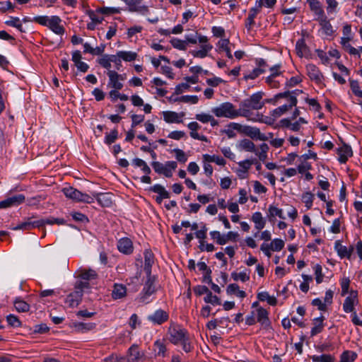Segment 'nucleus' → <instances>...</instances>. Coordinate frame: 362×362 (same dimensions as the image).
I'll use <instances>...</instances> for the list:
<instances>
[{"instance_id": "obj_37", "label": "nucleus", "mask_w": 362, "mask_h": 362, "mask_svg": "<svg viewBox=\"0 0 362 362\" xmlns=\"http://www.w3.org/2000/svg\"><path fill=\"white\" fill-rule=\"evenodd\" d=\"M95 325L94 323H84V322H75L74 323V327L78 332H85L93 329Z\"/></svg>"}, {"instance_id": "obj_4", "label": "nucleus", "mask_w": 362, "mask_h": 362, "mask_svg": "<svg viewBox=\"0 0 362 362\" xmlns=\"http://www.w3.org/2000/svg\"><path fill=\"white\" fill-rule=\"evenodd\" d=\"M156 276L154 275L146 276V280L140 294V301L147 303L149 296L156 291Z\"/></svg>"}, {"instance_id": "obj_49", "label": "nucleus", "mask_w": 362, "mask_h": 362, "mask_svg": "<svg viewBox=\"0 0 362 362\" xmlns=\"http://www.w3.org/2000/svg\"><path fill=\"white\" fill-rule=\"evenodd\" d=\"M6 321L9 325L14 327H19L22 325L18 317L11 314L6 317Z\"/></svg>"}, {"instance_id": "obj_52", "label": "nucleus", "mask_w": 362, "mask_h": 362, "mask_svg": "<svg viewBox=\"0 0 362 362\" xmlns=\"http://www.w3.org/2000/svg\"><path fill=\"white\" fill-rule=\"evenodd\" d=\"M270 247H272V250L273 251H280L284 247V242L281 239H274L269 244Z\"/></svg>"}, {"instance_id": "obj_53", "label": "nucleus", "mask_w": 362, "mask_h": 362, "mask_svg": "<svg viewBox=\"0 0 362 362\" xmlns=\"http://www.w3.org/2000/svg\"><path fill=\"white\" fill-rule=\"evenodd\" d=\"M154 351L158 356H164L166 351L165 346L160 341H156L154 344Z\"/></svg>"}, {"instance_id": "obj_48", "label": "nucleus", "mask_w": 362, "mask_h": 362, "mask_svg": "<svg viewBox=\"0 0 362 362\" xmlns=\"http://www.w3.org/2000/svg\"><path fill=\"white\" fill-rule=\"evenodd\" d=\"M110 59V55L105 54V55H103V57L101 58L98 59V62L103 68H105L109 71V70H110V68H111V62Z\"/></svg>"}, {"instance_id": "obj_10", "label": "nucleus", "mask_w": 362, "mask_h": 362, "mask_svg": "<svg viewBox=\"0 0 362 362\" xmlns=\"http://www.w3.org/2000/svg\"><path fill=\"white\" fill-rule=\"evenodd\" d=\"M297 98L296 96H291L289 98V103L285 104L282 106H280L271 112V115L274 118L276 119L281 116L285 112H288L289 110H291L293 107L296 106L297 105Z\"/></svg>"}, {"instance_id": "obj_24", "label": "nucleus", "mask_w": 362, "mask_h": 362, "mask_svg": "<svg viewBox=\"0 0 362 362\" xmlns=\"http://www.w3.org/2000/svg\"><path fill=\"white\" fill-rule=\"evenodd\" d=\"M311 11L317 16V20L322 18L325 16L324 11L321 6L320 3L317 0H308Z\"/></svg>"}, {"instance_id": "obj_50", "label": "nucleus", "mask_w": 362, "mask_h": 362, "mask_svg": "<svg viewBox=\"0 0 362 362\" xmlns=\"http://www.w3.org/2000/svg\"><path fill=\"white\" fill-rule=\"evenodd\" d=\"M206 303H211L212 305H221V300L216 296H214L211 291L204 298Z\"/></svg>"}, {"instance_id": "obj_14", "label": "nucleus", "mask_w": 362, "mask_h": 362, "mask_svg": "<svg viewBox=\"0 0 362 362\" xmlns=\"http://www.w3.org/2000/svg\"><path fill=\"white\" fill-rule=\"evenodd\" d=\"M128 362H139L145 359V354L140 351L136 345H132L128 350Z\"/></svg>"}, {"instance_id": "obj_31", "label": "nucleus", "mask_w": 362, "mask_h": 362, "mask_svg": "<svg viewBox=\"0 0 362 362\" xmlns=\"http://www.w3.org/2000/svg\"><path fill=\"white\" fill-rule=\"evenodd\" d=\"M252 221L255 223V228L259 231L264 228L266 221L260 212H255L252 214Z\"/></svg>"}, {"instance_id": "obj_2", "label": "nucleus", "mask_w": 362, "mask_h": 362, "mask_svg": "<svg viewBox=\"0 0 362 362\" xmlns=\"http://www.w3.org/2000/svg\"><path fill=\"white\" fill-rule=\"evenodd\" d=\"M211 112L218 117L230 119L247 115L245 110L242 112L240 110H236L235 106L229 102L223 103L219 106L212 108Z\"/></svg>"}, {"instance_id": "obj_32", "label": "nucleus", "mask_w": 362, "mask_h": 362, "mask_svg": "<svg viewBox=\"0 0 362 362\" xmlns=\"http://www.w3.org/2000/svg\"><path fill=\"white\" fill-rule=\"evenodd\" d=\"M127 289L122 284H115L112 292V297L114 299H120L126 296Z\"/></svg>"}, {"instance_id": "obj_19", "label": "nucleus", "mask_w": 362, "mask_h": 362, "mask_svg": "<svg viewBox=\"0 0 362 362\" xmlns=\"http://www.w3.org/2000/svg\"><path fill=\"white\" fill-rule=\"evenodd\" d=\"M144 270L146 274V276H150L151 274V268L152 265L154 264V255L150 250H145L144 253Z\"/></svg>"}, {"instance_id": "obj_64", "label": "nucleus", "mask_w": 362, "mask_h": 362, "mask_svg": "<svg viewBox=\"0 0 362 362\" xmlns=\"http://www.w3.org/2000/svg\"><path fill=\"white\" fill-rule=\"evenodd\" d=\"M350 285V280L349 279H344L341 283V296H345L346 293L349 294V288Z\"/></svg>"}, {"instance_id": "obj_60", "label": "nucleus", "mask_w": 362, "mask_h": 362, "mask_svg": "<svg viewBox=\"0 0 362 362\" xmlns=\"http://www.w3.org/2000/svg\"><path fill=\"white\" fill-rule=\"evenodd\" d=\"M110 62L115 64V66L116 69L119 70L122 66V59L121 57H119V53L117 52L116 54L110 55Z\"/></svg>"}, {"instance_id": "obj_20", "label": "nucleus", "mask_w": 362, "mask_h": 362, "mask_svg": "<svg viewBox=\"0 0 362 362\" xmlns=\"http://www.w3.org/2000/svg\"><path fill=\"white\" fill-rule=\"evenodd\" d=\"M263 0H257V6L254 8H252L250 11V13L246 20L245 25L247 28H250L251 25L254 24V19L256 15L260 11L261 8L263 6Z\"/></svg>"}, {"instance_id": "obj_15", "label": "nucleus", "mask_w": 362, "mask_h": 362, "mask_svg": "<svg viewBox=\"0 0 362 362\" xmlns=\"http://www.w3.org/2000/svg\"><path fill=\"white\" fill-rule=\"evenodd\" d=\"M257 321L261 324L264 329H268L271 327L268 312L263 308L257 309Z\"/></svg>"}, {"instance_id": "obj_22", "label": "nucleus", "mask_w": 362, "mask_h": 362, "mask_svg": "<svg viewBox=\"0 0 362 362\" xmlns=\"http://www.w3.org/2000/svg\"><path fill=\"white\" fill-rule=\"evenodd\" d=\"M254 163L255 160L250 159H247L243 161L239 162L238 165L240 166V168L237 170V173L239 177L241 179L245 178L248 170L250 168V166Z\"/></svg>"}, {"instance_id": "obj_23", "label": "nucleus", "mask_w": 362, "mask_h": 362, "mask_svg": "<svg viewBox=\"0 0 362 362\" xmlns=\"http://www.w3.org/2000/svg\"><path fill=\"white\" fill-rule=\"evenodd\" d=\"M151 190L158 194V196L156 198V201L158 204H160L163 199H168L170 197L169 192L160 185H153L151 187Z\"/></svg>"}, {"instance_id": "obj_25", "label": "nucleus", "mask_w": 362, "mask_h": 362, "mask_svg": "<svg viewBox=\"0 0 362 362\" xmlns=\"http://www.w3.org/2000/svg\"><path fill=\"white\" fill-rule=\"evenodd\" d=\"M353 156L351 147L341 140V163H346Z\"/></svg>"}, {"instance_id": "obj_17", "label": "nucleus", "mask_w": 362, "mask_h": 362, "mask_svg": "<svg viewBox=\"0 0 362 362\" xmlns=\"http://www.w3.org/2000/svg\"><path fill=\"white\" fill-rule=\"evenodd\" d=\"M168 319V313L161 310H157L154 313L148 316V320L154 324L160 325Z\"/></svg>"}, {"instance_id": "obj_51", "label": "nucleus", "mask_w": 362, "mask_h": 362, "mask_svg": "<svg viewBox=\"0 0 362 362\" xmlns=\"http://www.w3.org/2000/svg\"><path fill=\"white\" fill-rule=\"evenodd\" d=\"M245 134L251 138H260V131L258 128L246 127L245 129Z\"/></svg>"}, {"instance_id": "obj_21", "label": "nucleus", "mask_w": 362, "mask_h": 362, "mask_svg": "<svg viewBox=\"0 0 362 362\" xmlns=\"http://www.w3.org/2000/svg\"><path fill=\"white\" fill-rule=\"evenodd\" d=\"M118 250L124 254H130L133 252V245L130 239L127 238H122L118 241Z\"/></svg>"}, {"instance_id": "obj_45", "label": "nucleus", "mask_w": 362, "mask_h": 362, "mask_svg": "<svg viewBox=\"0 0 362 362\" xmlns=\"http://www.w3.org/2000/svg\"><path fill=\"white\" fill-rule=\"evenodd\" d=\"M313 362H334V358L331 355L322 354L320 356L314 355L311 356Z\"/></svg>"}, {"instance_id": "obj_26", "label": "nucleus", "mask_w": 362, "mask_h": 362, "mask_svg": "<svg viewBox=\"0 0 362 362\" xmlns=\"http://www.w3.org/2000/svg\"><path fill=\"white\" fill-rule=\"evenodd\" d=\"M351 40V37H341V44L343 48L351 55H358L360 57L359 50L353 47L349 42Z\"/></svg>"}, {"instance_id": "obj_46", "label": "nucleus", "mask_w": 362, "mask_h": 362, "mask_svg": "<svg viewBox=\"0 0 362 362\" xmlns=\"http://www.w3.org/2000/svg\"><path fill=\"white\" fill-rule=\"evenodd\" d=\"M259 148L260 151L257 152L256 151V153H255L259 157L260 160L264 161L267 157V153L269 150V146L267 144L263 143L260 145Z\"/></svg>"}, {"instance_id": "obj_34", "label": "nucleus", "mask_w": 362, "mask_h": 362, "mask_svg": "<svg viewBox=\"0 0 362 362\" xmlns=\"http://www.w3.org/2000/svg\"><path fill=\"white\" fill-rule=\"evenodd\" d=\"M96 199L101 206L105 207L111 206L112 203L111 196L107 193H100L97 194Z\"/></svg>"}, {"instance_id": "obj_7", "label": "nucleus", "mask_w": 362, "mask_h": 362, "mask_svg": "<svg viewBox=\"0 0 362 362\" xmlns=\"http://www.w3.org/2000/svg\"><path fill=\"white\" fill-rule=\"evenodd\" d=\"M262 99V93L257 92L252 94L249 98L243 100L240 103V106L244 109L245 112L247 113V110L245 109H252V110H259L262 107L263 103L261 102Z\"/></svg>"}, {"instance_id": "obj_35", "label": "nucleus", "mask_w": 362, "mask_h": 362, "mask_svg": "<svg viewBox=\"0 0 362 362\" xmlns=\"http://www.w3.org/2000/svg\"><path fill=\"white\" fill-rule=\"evenodd\" d=\"M323 317L321 316L320 317H316L313 320L314 327L311 330V336H315L317 334L320 333L322 330L323 327Z\"/></svg>"}, {"instance_id": "obj_58", "label": "nucleus", "mask_w": 362, "mask_h": 362, "mask_svg": "<svg viewBox=\"0 0 362 362\" xmlns=\"http://www.w3.org/2000/svg\"><path fill=\"white\" fill-rule=\"evenodd\" d=\"M173 152L175 153L176 159L181 163H185L187 160V158L185 155V153L179 148H175L173 150Z\"/></svg>"}, {"instance_id": "obj_57", "label": "nucleus", "mask_w": 362, "mask_h": 362, "mask_svg": "<svg viewBox=\"0 0 362 362\" xmlns=\"http://www.w3.org/2000/svg\"><path fill=\"white\" fill-rule=\"evenodd\" d=\"M118 132L116 129H113L111 132L106 135L105 141L107 144H111L117 139Z\"/></svg>"}, {"instance_id": "obj_42", "label": "nucleus", "mask_w": 362, "mask_h": 362, "mask_svg": "<svg viewBox=\"0 0 362 362\" xmlns=\"http://www.w3.org/2000/svg\"><path fill=\"white\" fill-rule=\"evenodd\" d=\"M231 277L234 281H241L242 282L247 281L250 279L249 274L246 270L240 273L233 272Z\"/></svg>"}, {"instance_id": "obj_1", "label": "nucleus", "mask_w": 362, "mask_h": 362, "mask_svg": "<svg viewBox=\"0 0 362 362\" xmlns=\"http://www.w3.org/2000/svg\"><path fill=\"white\" fill-rule=\"evenodd\" d=\"M33 21L49 28L53 33L62 35L64 33V28L62 25V19L57 16H37Z\"/></svg>"}, {"instance_id": "obj_28", "label": "nucleus", "mask_w": 362, "mask_h": 362, "mask_svg": "<svg viewBox=\"0 0 362 362\" xmlns=\"http://www.w3.org/2000/svg\"><path fill=\"white\" fill-rule=\"evenodd\" d=\"M98 276L96 272L93 269H81L78 272L77 277L81 279L80 280H92L95 279Z\"/></svg>"}, {"instance_id": "obj_38", "label": "nucleus", "mask_w": 362, "mask_h": 362, "mask_svg": "<svg viewBox=\"0 0 362 362\" xmlns=\"http://www.w3.org/2000/svg\"><path fill=\"white\" fill-rule=\"evenodd\" d=\"M119 57L125 62H132L136 59L137 54L131 51H119Z\"/></svg>"}, {"instance_id": "obj_33", "label": "nucleus", "mask_w": 362, "mask_h": 362, "mask_svg": "<svg viewBox=\"0 0 362 362\" xmlns=\"http://www.w3.org/2000/svg\"><path fill=\"white\" fill-rule=\"evenodd\" d=\"M276 216H278L280 218H285L283 215V211L281 209H279L274 206H269L268 209V218L269 221H272Z\"/></svg>"}, {"instance_id": "obj_39", "label": "nucleus", "mask_w": 362, "mask_h": 362, "mask_svg": "<svg viewBox=\"0 0 362 362\" xmlns=\"http://www.w3.org/2000/svg\"><path fill=\"white\" fill-rule=\"evenodd\" d=\"M317 21L320 22L324 33L327 35H330L332 33V28L329 22L327 21L326 16H325Z\"/></svg>"}, {"instance_id": "obj_29", "label": "nucleus", "mask_w": 362, "mask_h": 362, "mask_svg": "<svg viewBox=\"0 0 362 362\" xmlns=\"http://www.w3.org/2000/svg\"><path fill=\"white\" fill-rule=\"evenodd\" d=\"M306 70L309 77L312 80H315L317 81H320L321 74L318 68L315 65L312 64H308L306 66Z\"/></svg>"}, {"instance_id": "obj_54", "label": "nucleus", "mask_w": 362, "mask_h": 362, "mask_svg": "<svg viewBox=\"0 0 362 362\" xmlns=\"http://www.w3.org/2000/svg\"><path fill=\"white\" fill-rule=\"evenodd\" d=\"M302 200L308 209H310L313 202V194L310 192H305L302 196Z\"/></svg>"}, {"instance_id": "obj_5", "label": "nucleus", "mask_w": 362, "mask_h": 362, "mask_svg": "<svg viewBox=\"0 0 362 362\" xmlns=\"http://www.w3.org/2000/svg\"><path fill=\"white\" fill-rule=\"evenodd\" d=\"M62 192L67 198L73 199L74 201L83 202L86 203L93 202V197H91L88 194L81 192L80 191L72 187H64L62 189Z\"/></svg>"}, {"instance_id": "obj_62", "label": "nucleus", "mask_w": 362, "mask_h": 362, "mask_svg": "<svg viewBox=\"0 0 362 362\" xmlns=\"http://www.w3.org/2000/svg\"><path fill=\"white\" fill-rule=\"evenodd\" d=\"M187 127L190 130V136L192 135L199 134L197 131L200 129V125L197 122H192L187 124Z\"/></svg>"}, {"instance_id": "obj_18", "label": "nucleus", "mask_w": 362, "mask_h": 362, "mask_svg": "<svg viewBox=\"0 0 362 362\" xmlns=\"http://www.w3.org/2000/svg\"><path fill=\"white\" fill-rule=\"evenodd\" d=\"M163 115L164 120L168 123H181V118L185 116L184 112L177 113L173 111H165Z\"/></svg>"}, {"instance_id": "obj_12", "label": "nucleus", "mask_w": 362, "mask_h": 362, "mask_svg": "<svg viewBox=\"0 0 362 362\" xmlns=\"http://www.w3.org/2000/svg\"><path fill=\"white\" fill-rule=\"evenodd\" d=\"M308 121L303 117H299V119L292 122L291 119L286 118L281 120V124L282 127L288 128L290 130L293 132H298L300 129L301 124H307Z\"/></svg>"}, {"instance_id": "obj_56", "label": "nucleus", "mask_w": 362, "mask_h": 362, "mask_svg": "<svg viewBox=\"0 0 362 362\" xmlns=\"http://www.w3.org/2000/svg\"><path fill=\"white\" fill-rule=\"evenodd\" d=\"M314 271L315 274V279L317 284H320L323 280L322 269L321 265L316 264L314 267Z\"/></svg>"}, {"instance_id": "obj_27", "label": "nucleus", "mask_w": 362, "mask_h": 362, "mask_svg": "<svg viewBox=\"0 0 362 362\" xmlns=\"http://www.w3.org/2000/svg\"><path fill=\"white\" fill-rule=\"evenodd\" d=\"M238 147L240 151L256 153V147L255 144L247 139L240 140Z\"/></svg>"}, {"instance_id": "obj_61", "label": "nucleus", "mask_w": 362, "mask_h": 362, "mask_svg": "<svg viewBox=\"0 0 362 362\" xmlns=\"http://www.w3.org/2000/svg\"><path fill=\"white\" fill-rule=\"evenodd\" d=\"M171 44L175 48L179 49L180 50H185L187 49L185 42L178 39L172 40Z\"/></svg>"}, {"instance_id": "obj_6", "label": "nucleus", "mask_w": 362, "mask_h": 362, "mask_svg": "<svg viewBox=\"0 0 362 362\" xmlns=\"http://www.w3.org/2000/svg\"><path fill=\"white\" fill-rule=\"evenodd\" d=\"M155 172L158 174H163L167 177L173 176V170H175L177 165L175 161H168L165 164H163L158 161H153L151 163Z\"/></svg>"}, {"instance_id": "obj_13", "label": "nucleus", "mask_w": 362, "mask_h": 362, "mask_svg": "<svg viewBox=\"0 0 362 362\" xmlns=\"http://www.w3.org/2000/svg\"><path fill=\"white\" fill-rule=\"evenodd\" d=\"M25 201V197L23 194H17L0 202V209H5L13 206H17Z\"/></svg>"}, {"instance_id": "obj_63", "label": "nucleus", "mask_w": 362, "mask_h": 362, "mask_svg": "<svg viewBox=\"0 0 362 362\" xmlns=\"http://www.w3.org/2000/svg\"><path fill=\"white\" fill-rule=\"evenodd\" d=\"M354 251V247L350 246L349 248L346 247H344L341 245V258L348 257L349 259L351 257V255Z\"/></svg>"}, {"instance_id": "obj_47", "label": "nucleus", "mask_w": 362, "mask_h": 362, "mask_svg": "<svg viewBox=\"0 0 362 362\" xmlns=\"http://www.w3.org/2000/svg\"><path fill=\"white\" fill-rule=\"evenodd\" d=\"M212 46H205L204 50H192L190 53L194 57L204 58L208 55V52L212 49Z\"/></svg>"}, {"instance_id": "obj_36", "label": "nucleus", "mask_w": 362, "mask_h": 362, "mask_svg": "<svg viewBox=\"0 0 362 362\" xmlns=\"http://www.w3.org/2000/svg\"><path fill=\"white\" fill-rule=\"evenodd\" d=\"M296 49L297 54L300 57L305 56L308 54V47L305 45L304 40L300 39L297 41Z\"/></svg>"}, {"instance_id": "obj_3", "label": "nucleus", "mask_w": 362, "mask_h": 362, "mask_svg": "<svg viewBox=\"0 0 362 362\" xmlns=\"http://www.w3.org/2000/svg\"><path fill=\"white\" fill-rule=\"evenodd\" d=\"M88 288V282L77 280L74 285V291L66 296L65 303L70 308L77 307L82 300L84 290Z\"/></svg>"}, {"instance_id": "obj_44", "label": "nucleus", "mask_w": 362, "mask_h": 362, "mask_svg": "<svg viewBox=\"0 0 362 362\" xmlns=\"http://www.w3.org/2000/svg\"><path fill=\"white\" fill-rule=\"evenodd\" d=\"M7 25L12 26L16 28L21 32H24L23 30V25L21 23V21L17 17H11L9 20L6 21L5 23Z\"/></svg>"}, {"instance_id": "obj_43", "label": "nucleus", "mask_w": 362, "mask_h": 362, "mask_svg": "<svg viewBox=\"0 0 362 362\" xmlns=\"http://www.w3.org/2000/svg\"><path fill=\"white\" fill-rule=\"evenodd\" d=\"M229 127H231L232 129H225L223 131V132L229 137V138H233L235 136V132H233V129L234 130H237V131H241V129H242V125L238 124V123H235V122H232V123H230L229 125H228Z\"/></svg>"}, {"instance_id": "obj_11", "label": "nucleus", "mask_w": 362, "mask_h": 362, "mask_svg": "<svg viewBox=\"0 0 362 362\" xmlns=\"http://www.w3.org/2000/svg\"><path fill=\"white\" fill-rule=\"evenodd\" d=\"M107 74L109 77L108 86H110L114 89L121 90L123 87V84L121 81H124L122 75L112 70H109Z\"/></svg>"}, {"instance_id": "obj_41", "label": "nucleus", "mask_w": 362, "mask_h": 362, "mask_svg": "<svg viewBox=\"0 0 362 362\" xmlns=\"http://www.w3.org/2000/svg\"><path fill=\"white\" fill-rule=\"evenodd\" d=\"M133 164L139 168H141V170L146 175H148L151 173V169L148 167V165L146 164V163L140 158H134L133 160Z\"/></svg>"}, {"instance_id": "obj_16", "label": "nucleus", "mask_w": 362, "mask_h": 362, "mask_svg": "<svg viewBox=\"0 0 362 362\" xmlns=\"http://www.w3.org/2000/svg\"><path fill=\"white\" fill-rule=\"evenodd\" d=\"M43 226H44V221H32L30 218H28L27 221L17 225L13 229V230H30L33 228H40Z\"/></svg>"}, {"instance_id": "obj_9", "label": "nucleus", "mask_w": 362, "mask_h": 362, "mask_svg": "<svg viewBox=\"0 0 362 362\" xmlns=\"http://www.w3.org/2000/svg\"><path fill=\"white\" fill-rule=\"evenodd\" d=\"M168 332L170 334V341L175 344L181 343L187 337L185 329L177 325L170 327Z\"/></svg>"}, {"instance_id": "obj_8", "label": "nucleus", "mask_w": 362, "mask_h": 362, "mask_svg": "<svg viewBox=\"0 0 362 362\" xmlns=\"http://www.w3.org/2000/svg\"><path fill=\"white\" fill-rule=\"evenodd\" d=\"M358 303V298L357 291L351 290L343 303V310L346 313L352 314L356 312L355 307Z\"/></svg>"}, {"instance_id": "obj_55", "label": "nucleus", "mask_w": 362, "mask_h": 362, "mask_svg": "<svg viewBox=\"0 0 362 362\" xmlns=\"http://www.w3.org/2000/svg\"><path fill=\"white\" fill-rule=\"evenodd\" d=\"M264 72V69H261V68H255L252 70V72H250L247 74H245L244 78L245 80L255 79V78H257L258 76H259L261 74H262Z\"/></svg>"}, {"instance_id": "obj_40", "label": "nucleus", "mask_w": 362, "mask_h": 362, "mask_svg": "<svg viewBox=\"0 0 362 362\" xmlns=\"http://www.w3.org/2000/svg\"><path fill=\"white\" fill-rule=\"evenodd\" d=\"M357 357L356 352L344 351L341 355V362H354Z\"/></svg>"}, {"instance_id": "obj_59", "label": "nucleus", "mask_w": 362, "mask_h": 362, "mask_svg": "<svg viewBox=\"0 0 362 362\" xmlns=\"http://www.w3.org/2000/svg\"><path fill=\"white\" fill-rule=\"evenodd\" d=\"M180 100L182 103L196 104L199 99L197 95H183L180 97Z\"/></svg>"}, {"instance_id": "obj_30", "label": "nucleus", "mask_w": 362, "mask_h": 362, "mask_svg": "<svg viewBox=\"0 0 362 362\" xmlns=\"http://www.w3.org/2000/svg\"><path fill=\"white\" fill-rule=\"evenodd\" d=\"M13 305L18 313H27L30 310V305L20 298L15 299Z\"/></svg>"}]
</instances>
